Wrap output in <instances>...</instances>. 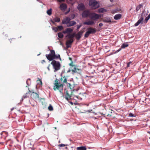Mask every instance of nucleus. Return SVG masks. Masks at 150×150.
<instances>
[{"label":"nucleus","instance_id":"f257e3e1","mask_svg":"<svg viewBox=\"0 0 150 150\" xmlns=\"http://www.w3.org/2000/svg\"><path fill=\"white\" fill-rule=\"evenodd\" d=\"M50 53L46 54L45 55L49 61L52 62L51 63L54 69V71L55 72L60 69L61 64L58 61H57L54 59H59L61 60L60 55L59 54H56L55 51L54 50H50Z\"/></svg>","mask_w":150,"mask_h":150},{"label":"nucleus","instance_id":"f03ea898","mask_svg":"<svg viewBox=\"0 0 150 150\" xmlns=\"http://www.w3.org/2000/svg\"><path fill=\"white\" fill-rule=\"evenodd\" d=\"M82 17L86 18L89 17L91 20H88L84 22V25H92L95 23L94 21L99 19L101 17V15L93 12H91L88 10H84L81 14Z\"/></svg>","mask_w":150,"mask_h":150},{"label":"nucleus","instance_id":"7ed1b4c3","mask_svg":"<svg viewBox=\"0 0 150 150\" xmlns=\"http://www.w3.org/2000/svg\"><path fill=\"white\" fill-rule=\"evenodd\" d=\"M54 84V86L53 87V89L54 91L58 90H59L60 93H62L63 91V84L60 83L59 82H58L57 79H56L55 80Z\"/></svg>","mask_w":150,"mask_h":150},{"label":"nucleus","instance_id":"20e7f679","mask_svg":"<svg viewBox=\"0 0 150 150\" xmlns=\"http://www.w3.org/2000/svg\"><path fill=\"white\" fill-rule=\"evenodd\" d=\"M89 5L92 9H95L99 7V4L94 0H90L89 3Z\"/></svg>","mask_w":150,"mask_h":150},{"label":"nucleus","instance_id":"39448f33","mask_svg":"<svg viewBox=\"0 0 150 150\" xmlns=\"http://www.w3.org/2000/svg\"><path fill=\"white\" fill-rule=\"evenodd\" d=\"M83 32V31L81 30L77 34H75V38L77 40H79L80 39Z\"/></svg>","mask_w":150,"mask_h":150},{"label":"nucleus","instance_id":"423d86ee","mask_svg":"<svg viewBox=\"0 0 150 150\" xmlns=\"http://www.w3.org/2000/svg\"><path fill=\"white\" fill-rule=\"evenodd\" d=\"M71 20V19L70 18L68 17H66L63 20L62 22V23L64 24H66L67 25Z\"/></svg>","mask_w":150,"mask_h":150},{"label":"nucleus","instance_id":"0eeeda50","mask_svg":"<svg viewBox=\"0 0 150 150\" xmlns=\"http://www.w3.org/2000/svg\"><path fill=\"white\" fill-rule=\"evenodd\" d=\"M71 71L72 72L73 74H74L75 73H78L80 74L81 71L80 69L77 68L76 67H74L73 69L71 70Z\"/></svg>","mask_w":150,"mask_h":150},{"label":"nucleus","instance_id":"6e6552de","mask_svg":"<svg viewBox=\"0 0 150 150\" xmlns=\"http://www.w3.org/2000/svg\"><path fill=\"white\" fill-rule=\"evenodd\" d=\"M74 41V40L69 39L67 41L66 43V47L67 48L71 47L72 43Z\"/></svg>","mask_w":150,"mask_h":150},{"label":"nucleus","instance_id":"1a4fd4ad","mask_svg":"<svg viewBox=\"0 0 150 150\" xmlns=\"http://www.w3.org/2000/svg\"><path fill=\"white\" fill-rule=\"evenodd\" d=\"M73 31V29L70 28H68L65 29V30L63 31L62 33L64 34H69L71 33Z\"/></svg>","mask_w":150,"mask_h":150},{"label":"nucleus","instance_id":"9d476101","mask_svg":"<svg viewBox=\"0 0 150 150\" xmlns=\"http://www.w3.org/2000/svg\"><path fill=\"white\" fill-rule=\"evenodd\" d=\"M77 8L79 11H83L85 9V7L83 4L81 3L78 4Z\"/></svg>","mask_w":150,"mask_h":150},{"label":"nucleus","instance_id":"9b49d317","mask_svg":"<svg viewBox=\"0 0 150 150\" xmlns=\"http://www.w3.org/2000/svg\"><path fill=\"white\" fill-rule=\"evenodd\" d=\"M60 8L62 11H64L67 8V4L64 3H62L60 5Z\"/></svg>","mask_w":150,"mask_h":150},{"label":"nucleus","instance_id":"f8f14e48","mask_svg":"<svg viewBox=\"0 0 150 150\" xmlns=\"http://www.w3.org/2000/svg\"><path fill=\"white\" fill-rule=\"evenodd\" d=\"M32 93L31 94V97L35 99L39 98V96L38 94L34 92H32Z\"/></svg>","mask_w":150,"mask_h":150},{"label":"nucleus","instance_id":"ddd939ff","mask_svg":"<svg viewBox=\"0 0 150 150\" xmlns=\"http://www.w3.org/2000/svg\"><path fill=\"white\" fill-rule=\"evenodd\" d=\"M61 77L60 78V80L61 82L63 83H67V79L66 78L65 76H63L62 75H61Z\"/></svg>","mask_w":150,"mask_h":150},{"label":"nucleus","instance_id":"4468645a","mask_svg":"<svg viewBox=\"0 0 150 150\" xmlns=\"http://www.w3.org/2000/svg\"><path fill=\"white\" fill-rule=\"evenodd\" d=\"M76 24V22L74 21H69L67 25V27H71L74 25Z\"/></svg>","mask_w":150,"mask_h":150},{"label":"nucleus","instance_id":"2eb2a0df","mask_svg":"<svg viewBox=\"0 0 150 150\" xmlns=\"http://www.w3.org/2000/svg\"><path fill=\"white\" fill-rule=\"evenodd\" d=\"M75 36V33H73L72 34H67L66 36V37H67L69 39H72L73 40V38Z\"/></svg>","mask_w":150,"mask_h":150},{"label":"nucleus","instance_id":"dca6fc26","mask_svg":"<svg viewBox=\"0 0 150 150\" xmlns=\"http://www.w3.org/2000/svg\"><path fill=\"white\" fill-rule=\"evenodd\" d=\"M71 96L68 93V91H67L66 92L65 99L67 100H69L71 98Z\"/></svg>","mask_w":150,"mask_h":150},{"label":"nucleus","instance_id":"f3484780","mask_svg":"<svg viewBox=\"0 0 150 150\" xmlns=\"http://www.w3.org/2000/svg\"><path fill=\"white\" fill-rule=\"evenodd\" d=\"M143 19L144 18L143 17H141L140 19L137 22L134 24V26H138L139 24L143 21Z\"/></svg>","mask_w":150,"mask_h":150},{"label":"nucleus","instance_id":"a211bd4d","mask_svg":"<svg viewBox=\"0 0 150 150\" xmlns=\"http://www.w3.org/2000/svg\"><path fill=\"white\" fill-rule=\"evenodd\" d=\"M122 17V15L121 14H117L115 15L114 16V19L115 20H117L120 19Z\"/></svg>","mask_w":150,"mask_h":150},{"label":"nucleus","instance_id":"6ab92c4d","mask_svg":"<svg viewBox=\"0 0 150 150\" xmlns=\"http://www.w3.org/2000/svg\"><path fill=\"white\" fill-rule=\"evenodd\" d=\"M103 21L105 23H110L111 22V20L109 17H106L104 18Z\"/></svg>","mask_w":150,"mask_h":150},{"label":"nucleus","instance_id":"aec40b11","mask_svg":"<svg viewBox=\"0 0 150 150\" xmlns=\"http://www.w3.org/2000/svg\"><path fill=\"white\" fill-rule=\"evenodd\" d=\"M28 89H29V88H28ZM31 93V91L29 90L28 92V93H26L25 94H24L23 95V97L22 98V100H23V98H27V97H28L29 96L28 95V94H30V93Z\"/></svg>","mask_w":150,"mask_h":150},{"label":"nucleus","instance_id":"412c9836","mask_svg":"<svg viewBox=\"0 0 150 150\" xmlns=\"http://www.w3.org/2000/svg\"><path fill=\"white\" fill-rule=\"evenodd\" d=\"M88 29H89L90 31L91 34L95 33L96 32V29L90 27L88 28Z\"/></svg>","mask_w":150,"mask_h":150},{"label":"nucleus","instance_id":"4be33fe9","mask_svg":"<svg viewBox=\"0 0 150 150\" xmlns=\"http://www.w3.org/2000/svg\"><path fill=\"white\" fill-rule=\"evenodd\" d=\"M1 134L4 137V139H5L8 136V133L5 131H2L1 133Z\"/></svg>","mask_w":150,"mask_h":150},{"label":"nucleus","instance_id":"5701e85b","mask_svg":"<svg viewBox=\"0 0 150 150\" xmlns=\"http://www.w3.org/2000/svg\"><path fill=\"white\" fill-rule=\"evenodd\" d=\"M86 147L85 146L77 147L76 150H86Z\"/></svg>","mask_w":150,"mask_h":150},{"label":"nucleus","instance_id":"b1692460","mask_svg":"<svg viewBox=\"0 0 150 150\" xmlns=\"http://www.w3.org/2000/svg\"><path fill=\"white\" fill-rule=\"evenodd\" d=\"M107 10L103 8H100L98 10V11L99 13H102L104 12H105Z\"/></svg>","mask_w":150,"mask_h":150},{"label":"nucleus","instance_id":"393cba45","mask_svg":"<svg viewBox=\"0 0 150 150\" xmlns=\"http://www.w3.org/2000/svg\"><path fill=\"white\" fill-rule=\"evenodd\" d=\"M55 28L57 30H61L63 29V27L62 25H60L58 26L57 28Z\"/></svg>","mask_w":150,"mask_h":150},{"label":"nucleus","instance_id":"a878e982","mask_svg":"<svg viewBox=\"0 0 150 150\" xmlns=\"http://www.w3.org/2000/svg\"><path fill=\"white\" fill-rule=\"evenodd\" d=\"M128 45L127 43H123L121 46V48H124L128 46Z\"/></svg>","mask_w":150,"mask_h":150},{"label":"nucleus","instance_id":"bb28decb","mask_svg":"<svg viewBox=\"0 0 150 150\" xmlns=\"http://www.w3.org/2000/svg\"><path fill=\"white\" fill-rule=\"evenodd\" d=\"M54 20L55 22H59L60 21V19L59 18L57 17L54 19Z\"/></svg>","mask_w":150,"mask_h":150},{"label":"nucleus","instance_id":"cd10ccee","mask_svg":"<svg viewBox=\"0 0 150 150\" xmlns=\"http://www.w3.org/2000/svg\"><path fill=\"white\" fill-rule=\"evenodd\" d=\"M58 37L60 38H62L63 37V34L62 33H59L58 34Z\"/></svg>","mask_w":150,"mask_h":150},{"label":"nucleus","instance_id":"c85d7f7f","mask_svg":"<svg viewBox=\"0 0 150 150\" xmlns=\"http://www.w3.org/2000/svg\"><path fill=\"white\" fill-rule=\"evenodd\" d=\"M143 6L142 4H139L138 6H137L136 8V10L137 11H138Z\"/></svg>","mask_w":150,"mask_h":150},{"label":"nucleus","instance_id":"c756f323","mask_svg":"<svg viewBox=\"0 0 150 150\" xmlns=\"http://www.w3.org/2000/svg\"><path fill=\"white\" fill-rule=\"evenodd\" d=\"M52 9L51 8H50V9L48 10L47 11V13L49 15H50L52 14Z\"/></svg>","mask_w":150,"mask_h":150},{"label":"nucleus","instance_id":"7c9ffc66","mask_svg":"<svg viewBox=\"0 0 150 150\" xmlns=\"http://www.w3.org/2000/svg\"><path fill=\"white\" fill-rule=\"evenodd\" d=\"M48 109L50 111H52L53 110V108L51 104H50L48 107Z\"/></svg>","mask_w":150,"mask_h":150},{"label":"nucleus","instance_id":"2f4dec72","mask_svg":"<svg viewBox=\"0 0 150 150\" xmlns=\"http://www.w3.org/2000/svg\"><path fill=\"white\" fill-rule=\"evenodd\" d=\"M117 9H114L112 10L111 11V12L112 13H115L117 12Z\"/></svg>","mask_w":150,"mask_h":150},{"label":"nucleus","instance_id":"473e14b6","mask_svg":"<svg viewBox=\"0 0 150 150\" xmlns=\"http://www.w3.org/2000/svg\"><path fill=\"white\" fill-rule=\"evenodd\" d=\"M89 35L90 34H89L88 32L87 31V32H86V33L84 35V37L85 38H87L89 36Z\"/></svg>","mask_w":150,"mask_h":150},{"label":"nucleus","instance_id":"72a5a7b5","mask_svg":"<svg viewBox=\"0 0 150 150\" xmlns=\"http://www.w3.org/2000/svg\"><path fill=\"white\" fill-rule=\"evenodd\" d=\"M69 87L70 88V89L71 90V93H72V91L73 90V87H72V86L71 85V84L70 83H69Z\"/></svg>","mask_w":150,"mask_h":150},{"label":"nucleus","instance_id":"f704fd0d","mask_svg":"<svg viewBox=\"0 0 150 150\" xmlns=\"http://www.w3.org/2000/svg\"><path fill=\"white\" fill-rule=\"evenodd\" d=\"M150 18L148 16L146 17L145 19V23H147L149 19Z\"/></svg>","mask_w":150,"mask_h":150},{"label":"nucleus","instance_id":"c9c22d12","mask_svg":"<svg viewBox=\"0 0 150 150\" xmlns=\"http://www.w3.org/2000/svg\"><path fill=\"white\" fill-rule=\"evenodd\" d=\"M129 116L130 117H135L136 115L135 114H133L131 113H129Z\"/></svg>","mask_w":150,"mask_h":150},{"label":"nucleus","instance_id":"e433bc0d","mask_svg":"<svg viewBox=\"0 0 150 150\" xmlns=\"http://www.w3.org/2000/svg\"><path fill=\"white\" fill-rule=\"evenodd\" d=\"M130 64H131L132 65V62H130L127 64V67H129L130 66Z\"/></svg>","mask_w":150,"mask_h":150},{"label":"nucleus","instance_id":"4c0bfd02","mask_svg":"<svg viewBox=\"0 0 150 150\" xmlns=\"http://www.w3.org/2000/svg\"><path fill=\"white\" fill-rule=\"evenodd\" d=\"M81 24H80V25H77V28L76 29V30L77 31L79 30V29L80 28L81 26Z\"/></svg>","mask_w":150,"mask_h":150},{"label":"nucleus","instance_id":"58836bf2","mask_svg":"<svg viewBox=\"0 0 150 150\" xmlns=\"http://www.w3.org/2000/svg\"><path fill=\"white\" fill-rule=\"evenodd\" d=\"M75 14H72L71 15V17L72 18V19H74L75 17Z\"/></svg>","mask_w":150,"mask_h":150},{"label":"nucleus","instance_id":"ea45409f","mask_svg":"<svg viewBox=\"0 0 150 150\" xmlns=\"http://www.w3.org/2000/svg\"><path fill=\"white\" fill-rule=\"evenodd\" d=\"M69 65L72 67L74 66V65L73 64V62L72 61H71V62L69 64Z\"/></svg>","mask_w":150,"mask_h":150},{"label":"nucleus","instance_id":"a19ab883","mask_svg":"<svg viewBox=\"0 0 150 150\" xmlns=\"http://www.w3.org/2000/svg\"><path fill=\"white\" fill-rule=\"evenodd\" d=\"M65 146V145L63 144H61L59 145V146L60 147L64 146Z\"/></svg>","mask_w":150,"mask_h":150},{"label":"nucleus","instance_id":"79ce46f5","mask_svg":"<svg viewBox=\"0 0 150 150\" xmlns=\"http://www.w3.org/2000/svg\"><path fill=\"white\" fill-rule=\"evenodd\" d=\"M103 24L102 23H100L99 24V26L100 27H102L103 25Z\"/></svg>","mask_w":150,"mask_h":150},{"label":"nucleus","instance_id":"37998d69","mask_svg":"<svg viewBox=\"0 0 150 150\" xmlns=\"http://www.w3.org/2000/svg\"><path fill=\"white\" fill-rule=\"evenodd\" d=\"M87 31L88 32V33H89V34H91L90 32V30L89 29H88V28L87 29Z\"/></svg>","mask_w":150,"mask_h":150},{"label":"nucleus","instance_id":"c03bdc74","mask_svg":"<svg viewBox=\"0 0 150 150\" xmlns=\"http://www.w3.org/2000/svg\"><path fill=\"white\" fill-rule=\"evenodd\" d=\"M87 31L88 32V33H89V34H91L90 32V30L89 29H88V28L87 29Z\"/></svg>","mask_w":150,"mask_h":150},{"label":"nucleus","instance_id":"a18cd8bd","mask_svg":"<svg viewBox=\"0 0 150 150\" xmlns=\"http://www.w3.org/2000/svg\"><path fill=\"white\" fill-rule=\"evenodd\" d=\"M121 50V48H120L118 50H117L116 51V52H117L120 51Z\"/></svg>","mask_w":150,"mask_h":150},{"label":"nucleus","instance_id":"49530a36","mask_svg":"<svg viewBox=\"0 0 150 150\" xmlns=\"http://www.w3.org/2000/svg\"><path fill=\"white\" fill-rule=\"evenodd\" d=\"M59 2H64V0H57Z\"/></svg>","mask_w":150,"mask_h":150},{"label":"nucleus","instance_id":"de8ad7c7","mask_svg":"<svg viewBox=\"0 0 150 150\" xmlns=\"http://www.w3.org/2000/svg\"><path fill=\"white\" fill-rule=\"evenodd\" d=\"M45 62V61L44 60H43L41 61V63L43 64Z\"/></svg>","mask_w":150,"mask_h":150},{"label":"nucleus","instance_id":"09e8293b","mask_svg":"<svg viewBox=\"0 0 150 150\" xmlns=\"http://www.w3.org/2000/svg\"><path fill=\"white\" fill-rule=\"evenodd\" d=\"M69 12V10H68L65 13V14H67Z\"/></svg>","mask_w":150,"mask_h":150},{"label":"nucleus","instance_id":"8fccbe9b","mask_svg":"<svg viewBox=\"0 0 150 150\" xmlns=\"http://www.w3.org/2000/svg\"><path fill=\"white\" fill-rule=\"evenodd\" d=\"M39 81H40V83H41V84L42 85V81L41 80L39 79Z\"/></svg>","mask_w":150,"mask_h":150},{"label":"nucleus","instance_id":"3c124183","mask_svg":"<svg viewBox=\"0 0 150 150\" xmlns=\"http://www.w3.org/2000/svg\"><path fill=\"white\" fill-rule=\"evenodd\" d=\"M75 97H76V98H77L78 99H79V96H75Z\"/></svg>","mask_w":150,"mask_h":150},{"label":"nucleus","instance_id":"603ef678","mask_svg":"<svg viewBox=\"0 0 150 150\" xmlns=\"http://www.w3.org/2000/svg\"><path fill=\"white\" fill-rule=\"evenodd\" d=\"M69 59L70 60L72 61V59H71V58H70V57H69Z\"/></svg>","mask_w":150,"mask_h":150},{"label":"nucleus","instance_id":"864d4df0","mask_svg":"<svg viewBox=\"0 0 150 150\" xmlns=\"http://www.w3.org/2000/svg\"><path fill=\"white\" fill-rule=\"evenodd\" d=\"M71 71V70H68V71H67V72H70V71Z\"/></svg>","mask_w":150,"mask_h":150},{"label":"nucleus","instance_id":"5fc2aeb1","mask_svg":"<svg viewBox=\"0 0 150 150\" xmlns=\"http://www.w3.org/2000/svg\"><path fill=\"white\" fill-rule=\"evenodd\" d=\"M111 2H112L113 1V0H110Z\"/></svg>","mask_w":150,"mask_h":150},{"label":"nucleus","instance_id":"6e6d98bb","mask_svg":"<svg viewBox=\"0 0 150 150\" xmlns=\"http://www.w3.org/2000/svg\"><path fill=\"white\" fill-rule=\"evenodd\" d=\"M54 30L56 31L57 30V29L55 28H54Z\"/></svg>","mask_w":150,"mask_h":150},{"label":"nucleus","instance_id":"4d7b16f0","mask_svg":"<svg viewBox=\"0 0 150 150\" xmlns=\"http://www.w3.org/2000/svg\"><path fill=\"white\" fill-rule=\"evenodd\" d=\"M49 66H50V65H49V66L47 67V68H48V69L49 70Z\"/></svg>","mask_w":150,"mask_h":150},{"label":"nucleus","instance_id":"13d9d810","mask_svg":"<svg viewBox=\"0 0 150 150\" xmlns=\"http://www.w3.org/2000/svg\"><path fill=\"white\" fill-rule=\"evenodd\" d=\"M108 116H110L111 115H109V114H108V115H107Z\"/></svg>","mask_w":150,"mask_h":150},{"label":"nucleus","instance_id":"bf43d9fd","mask_svg":"<svg viewBox=\"0 0 150 150\" xmlns=\"http://www.w3.org/2000/svg\"><path fill=\"white\" fill-rule=\"evenodd\" d=\"M148 16L150 18V13L149 14Z\"/></svg>","mask_w":150,"mask_h":150},{"label":"nucleus","instance_id":"052dcab7","mask_svg":"<svg viewBox=\"0 0 150 150\" xmlns=\"http://www.w3.org/2000/svg\"><path fill=\"white\" fill-rule=\"evenodd\" d=\"M70 8H69L68 10H69V11H70Z\"/></svg>","mask_w":150,"mask_h":150},{"label":"nucleus","instance_id":"680f3d73","mask_svg":"<svg viewBox=\"0 0 150 150\" xmlns=\"http://www.w3.org/2000/svg\"><path fill=\"white\" fill-rule=\"evenodd\" d=\"M13 109H11V110H13Z\"/></svg>","mask_w":150,"mask_h":150},{"label":"nucleus","instance_id":"e2e57ef3","mask_svg":"<svg viewBox=\"0 0 150 150\" xmlns=\"http://www.w3.org/2000/svg\"><path fill=\"white\" fill-rule=\"evenodd\" d=\"M74 89H73V91H74Z\"/></svg>","mask_w":150,"mask_h":150},{"label":"nucleus","instance_id":"0e129e2a","mask_svg":"<svg viewBox=\"0 0 150 150\" xmlns=\"http://www.w3.org/2000/svg\"><path fill=\"white\" fill-rule=\"evenodd\" d=\"M69 0V1H72V0Z\"/></svg>","mask_w":150,"mask_h":150},{"label":"nucleus","instance_id":"69168bd1","mask_svg":"<svg viewBox=\"0 0 150 150\" xmlns=\"http://www.w3.org/2000/svg\"><path fill=\"white\" fill-rule=\"evenodd\" d=\"M29 79V80H30V79Z\"/></svg>","mask_w":150,"mask_h":150}]
</instances>
